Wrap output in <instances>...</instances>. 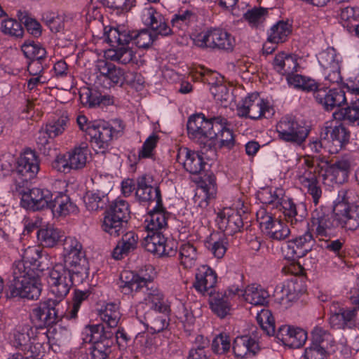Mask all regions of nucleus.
<instances>
[{"label":"nucleus","mask_w":359,"mask_h":359,"mask_svg":"<svg viewBox=\"0 0 359 359\" xmlns=\"http://www.w3.org/2000/svg\"><path fill=\"white\" fill-rule=\"evenodd\" d=\"M41 257V252L35 247H29L22 255V260L15 262L13 266V279L7 284V298L20 297L37 299L41 294V285L39 276L33 269L25 263L40 266L36 262Z\"/></svg>","instance_id":"f257e3e1"},{"label":"nucleus","mask_w":359,"mask_h":359,"mask_svg":"<svg viewBox=\"0 0 359 359\" xmlns=\"http://www.w3.org/2000/svg\"><path fill=\"white\" fill-rule=\"evenodd\" d=\"M15 191L21 195L20 205L22 208L32 211L51 210L53 215H66L74 211V206L69 196L62 193L53 194L45 189L15 188Z\"/></svg>","instance_id":"f03ea898"},{"label":"nucleus","mask_w":359,"mask_h":359,"mask_svg":"<svg viewBox=\"0 0 359 359\" xmlns=\"http://www.w3.org/2000/svg\"><path fill=\"white\" fill-rule=\"evenodd\" d=\"M86 343L90 344L89 348L92 359H108L114 344V332L107 330L102 324L88 325L85 327Z\"/></svg>","instance_id":"7ed1b4c3"},{"label":"nucleus","mask_w":359,"mask_h":359,"mask_svg":"<svg viewBox=\"0 0 359 359\" xmlns=\"http://www.w3.org/2000/svg\"><path fill=\"white\" fill-rule=\"evenodd\" d=\"M129 205L124 200H116L105 211L102 224V230L111 236L117 237L124 233L130 219Z\"/></svg>","instance_id":"20e7f679"},{"label":"nucleus","mask_w":359,"mask_h":359,"mask_svg":"<svg viewBox=\"0 0 359 359\" xmlns=\"http://www.w3.org/2000/svg\"><path fill=\"white\" fill-rule=\"evenodd\" d=\"M217 116L207 119L204 114H196L189 117L187 133L190 139L204 147H212V138L215 137V130H219Z\"/></svg>","instance_id":"39448f33"},{"label":"nucleus","mask_w":359,"mask_h":359,"mask_svg":"<svg viewBox=\"0 0 359 359\" xmlns=\"http://www.w3.org/2000/svg\"><path fill=\"white\" fill-rule=\"evenodd\" d=\"M95 69L99 74L97 76V83L106 88L115 85L121 86L125 83L130 84L137 76V74L126 72L124 69L104 60L97 61Z\"/></svg>","instance_id":"423d86ee"},{"label":"nucleus","mask_w":359,"mask_h":359,"mask_svg":"<svg viewBox=\"0 0 359 359\" xmlns=\"http://www.w3.org/2000/svg\"><path fill=\"white\" fill-rule=\"evenodd\" d=\"M347 194L344 189L339 191V197L341 199L335 203L333 212L342 229L346 231L354 232L359 229V205L351 204Z\"/></svg>","instance_id":"0eeeda50"},{"label":"nucleus","mask_w":359,"mask_h":359,"mask_svg":"<svg viewBox=\"0 0 359 359\" xmlns=\"http://www.w3.org/2000/svg\"><path fill=\"white\" fill-rule=\"evenodd\" d=\"M194 43L201 48L231 52L234 48L235 40L228 32L214 29L197 34L194 39Z\"/></svg>","instance_id":"6e6552de"},{"label":"nucleus","mask_w":359,"mask_h":359,"mask_svg":"<svg viewBox=\"0 0 359 359\" xmlns=\"http://www.w3.org/2000/svg\"><path fill=\"white\" fill-rule=\"evenodd\" d=\"M320 137L325 146L330 147V151L334 154L348 144L351 135L342 124H334L332 121H330L322 127Z\"/></svg>","instance_id":"1a4fd4ad"},{"label":"nucleus","mask_w":359,"mask_h":359,"mask_svg":"<svg viewBox=\"0 0 359 359\" xmlns=\"http://www.w3.org/2000/svg\"><path fill=\"white\" fill-rule=\"evenodd\" d=\"M74 276L63 265H56L49 273L48 283L51 293L60 302L67 295L70 288L74 284H79Z\"/></svg>","instance_id":"9d476101"},{"label":"nucleus","mask_w":359,"mask_h":359,"mask_svg":"<svg viewBox=\"0 0 359 359\" xmlns=\"http://www.w3.org/2000/svg\"><path fill=\"white\" fill-rule=\"evenodd\" d=\"M60 300L48 299L32 309L31 318L40 327H50L60 321L65 313L60 311Z\"/></svg>","instance_id":"9b49d317"},{"label":"nucleus","mask_w":359,"mask_h":359,"mask_svg":"<svg viewBox=\"0 0 359 359\" xmlns=\"http://www.w3.org/2000/svg\"><path fill=\"white\" fill-rule=\"evenodd\" d=\"M276 131L280 140L301 145L307 138L310 130L302 126L294 118L285 116L280 119L276 125Z\"/></svg>","instance_id":"f8f14e48"},{"label":"nucleus","mask_w":359,"mask_h":359,"mask_svg":"<svg viewBox=\"0 0 359 359\" xmlns=\"http://www.w3.org/2000/svg\"><path fill=\"white\" fill-rule=\"evenodd\" d=\"M270 111V107L259 97L258 93L249 95L237 107L238 116L255 120L266 117V114H271Z\"/></svg>","instance_id":"ddd939ff"},{"label":"nucleus","mask_w":359,"mask_h":359,"mask_svg":"<svg viewBox=\"0 0 359 359\" xmlns=\"http://www.w3.org/2000/svg\"><path fill=\"white\" fill-rule=\"evenodd\" d=\"M93 146L100 149H107L113 137V128L104 121H93L86 128Z\"/></svg>","instance_id":"4468645a"},{"label":"nucleus","mask_w":359,"mask_h":359,"mask_svg":"<svg viewBox=\"0 0 359 359\" xmlns=\"http://www.w3.org/2000/svg\"><path fill=\"white\" fill-rule=\"evenodd\" d=\"M314 98L326 111H332L335 107H340L346 102L344 91L341 88H328L319 87L315 90Z\"/></svg>","instance_id":"2eb2a0df"},{"label":"nucleus","mask_w":359,"mask_h":359,"mask_svg":"<svg viewBox=\"0 0 359 359\" xmlns=\"http://www.w3.org/2000/svg\"><path fill=\"white\" fill-rule=\"evenodd\" d=\"M133 31H120L118 41L116 48L109 51L111 59L119 63L126 65L132 61L134 53L128 46L130 43H133Z\"/></svg>","instance_id":"dca6fc26"},{"label":"nucleus","mask_w":359,"mask_h":359,"mask_svg":"<svg viewBox=\"0 0 359 359\" xmlns=\"http://www.w3.org/2000/svg\"><path fill=\"white\" fill-rule=\"evenodd\" d=\"M39 170V162L34 151L26 150L18 158L15 172L22 177V181L27 182L33 179Z\"/></svg>","instance_id":"f3484780"},{"label":"nucleus","mask_w":359,"mask_h":359,"mask_svg":"<svg viewBox=\"0 0 359 359\" xmlns=\"http://www.w3.org/2000/svg\"><path fill=\"white\" fill-rule=\"evenodd\" d=\"M314 242L312 233L307 231L304 235L289 241L285 250V256L292 259L303 257L311 252Z\"/></svg>","instance_id":"a211bd4d"},{"label":"nucleus","mask_w":359,"mask_h":359,"mask_svg":"<svg viewBox=\"0 0 359 359\" xmlns=\"http://www.w3.org/2000/svg\"><path fill=\"white\" fill-rule=\"evenodd\" d=\"M142 19L144 24L154 32L153 34H156L157 38L159 35L168 36L172 34L163 15L152 7L146 9Z\"/></svg>","instance_id":"6ab92c4d"},{"label":"nucleus","mask_w":359,"mask_h":359,"mask_svg":"<svg viewBox=\"0 0 359 359\" xmlns=\"http://www.w3.org/2000/svg\"><path fill=\"white\" fill-rule=\"evenodd\" d=\"M219 229L226 234L233 235L241 230L243 225L241 215L236 211L224 208L218 214Z\"/></svg>","instance_id":"aec40b11"},{"label":"nucleus","mask_w":359,"mask_h":359,"mask_svg":"<svg viewBox=\"0 0 359 359\" xmlns=\"http://www.w3.org/2000/svg\"><path fill=\"white\" fill-rule=\"evenodd\" d=\"M216 272L207 266H202L196 274V281L194 283L195 289L205 294L212 295L214 287L217 283Z\"/></svg>","instance_id":"412c9836"},{"label":"nucleus","mask_w":359,"mask_h":359,"mask_svg":"<svg viewBox=\"0 0 359 359\" xmlns=\"http://www.w3.org/2000/svg\"><path fill=\"white\" fill-rule=\"evenodd\" d=\"M135 196L140 202L156 201L158 207L161 205L162 198L159 187H153L149 184V182L145 175L137 179Z\"/></svg>","instance_id":"4be33fe9"},{"label":"nucleus","mask_w":359,"mask_h":359,"mask_svg":"<svg viewBox=\"0 0 359 359\" xmlns=\"http://www.w3.org/2000/svg\"><path fill=\"white\" fill-rule=\"evenodd\" d=\"M216 120L220 127L219 130H215L216 135L212 138V147L231 149L235 144V139L233 131L228 128L229 123L227 119L219 116H217Z\"/></svg>","instance_id":"5701e85b"},{"label":"nucleus","mask_w":359,"mask_h":359,"mask_svg":"<svg viewBox=\"0 0 359 359\" xmlns=\"http://www.w3.org/2000/svg\"><path fill=\"white\" fill-rule=\"evenodd\" d=\"M150 280L140 277L130 271H123L120 275V288L127 294L132 292L141 293Z\"/></svg>","instance_id":"b1692460"},{"label":"nucleus","mask_w":359,"mask_h":359,"mask_svg":"<svg viewBox=\"0 0 359 359\" xmlns=\"http://www.w3.org/2000/svg\"><path fill=\"white\" fill-rule=\"evenodd\" d=\"M121 239L117 243L113 250L112 257L116 260H121L133 252L137 248L138 236L134 231L122 233Z\"/></svg>","instance_id":"393cba45"},{"label":"nucleus","mask_w":359,"mask_h":359,"mask_svg":"<svg viewBox=\"0 0 359 359\" xmlns=\"http://www.w3.org/2000/svg\"><path fill=\"white\" fill-rule=\"evenodd\" d=\"M141 294L144 295V299L147 304H151V309L159 313L168 312L169 307L164 301L163 294L154 286V283L151 280L143 288Z\"/></svg>","instance_id":"a878e982"},{"label":"nucleus","mask_w":359,"mask_h":359,"mask_svg":"<svg viewBox=\"0 0 359 359\" xmlns=\"http://www.w3.org/2000/svg\"><path fill=\"white\" fill-rule=\"evenodd\" d=\"M259 350L257 341L251 337L244 335L237 337L233 344V351L238 358L254 356Z\"/></svg>","instance_id":"bb28decb"},{"label":"nucleus","mask_w":359,"mask_h":359,"mask_svg":"<svg viewBox=\"0 0 359 359\" xmlns=\"http://www.w3.org/2000/svg\"><path fill=\"white\" fill-rule=\"evenodd\" d=\"M262 224L264 225L266 235L273 240L282 241L290 235V231L287 226L270 215H267Z\"/></svg>","instance_id":"cd10ccee"},{"label":"nucleus","mask_w":359,"mask_h":359,"mask_svg":"<svg viewBox=\"0 0 359 359\" xmlns=\"http://www.w3.org/2000/svg\"><path fill=\"white\" fill-rule=\"evenodd\" d=\"M184 155L186 159L183 163L184 168L191 174L196 175L203 170L205 163L203 158L199 154L192 151L187 148L180 149L177 155V161H180V156Z\"/></svg>","instance_id":"c85d7f7f"},{"label":"nucleus","mask_w":359,"mask_h":359,"mask_svg":"<svg viewBox=\"0 0 359 359\" xmlns=\"http://www.w3.org/2000/svg\"><path fill=\"white\" fill-rule=\"evenodd\" d=\"M169 215L170 213L163 206V202L159 207H158V204H156L154 210L149 214L150 219L147 226V231H161L162 229H165L168 226L167 220Z\"/></svg>","instance_id":"c756f323"},{"label":"nucleus","mask_w":359,"mask_h":359,"mask_svg":"<svg viewBox=\"0 0 359 359\" xmlns=\"http://www.w3.org/2000/svg\"><path fill=\"white\" fill-rule=\"evenodd\" d=\"M273 65L280 74L289 75L297 71L298 63L294 57L282 52L276 55Z\"/></svg>","instance_id":"7c9ffc66"},{"label":"nucleus","mask_w":359,"mask_h":359,"mask_svg":"<svg viewBox=\"0 0 359 359\" xmlns=\"http://www.w3.org/2000/svg\"><path fill=\"white\" fill-rule=\"evenodd\" d=\"M355 317V309H348L340 313L330 316L329 323L334 329H351L353 327Z\"/></svg>","instance_id":"2f4dec72"},{"label":"nucleus","mask_w":359,"mask_h":359,"mask_svg":"<svg viewBox=\"0 0 359 359\" xmlns=\"http://www.w3.org/2000/svg\"><path fill=\"white\" fill-rule=\"evenodd\" d=\"M311 344L310 346L331 349L334 344L332 334L321 327L316 326L311 332Z\"/></svg>","instance_id":"473e14b6"},{"label":"nucleus","mask_w":359,"mask_h":359,"mask_svg":"<svg viewBox=\"0 0 359 359\" xmlns=\"http://www.w3.org/2000/svg\"><path fill=\"white\" fill-rule=\"evenodd\" d=\"M241 295L246 302L252 305L264 306L268 302V292L255 284L248 285Z\"/></svg>","instance_id":"72a5a7b5"},{"label":"nucleus","mask_w":359,"mask_h":359,"mask_svg":"<svg viewBox=\"0 0 359 359\" xmlns=\"http://www.w3.org/2000/svg\"><path fill=\"white\" fill-rule=\"evenodd\" d=\"M312 226L316 227L318 236H327L333 227V223L329 215L320 211H314L311 217Z\"/></svg>","instance_id":"f704fd0d"},{"label":"nucleus","mask_w":359,"mask_h":359,"mask_svg":"<svg viewBox=\"0 0 359 359\" xmlns=\"http://www.w3.org/2000/svg\"><path fill=\"white\" fill-rule=\"evenodd\" d=\"M166 238L162 231H150L144 238L142 245L148 252L158 255L165 250L162 247Z\"/></svg>","instance_id":"c9c22d12"},{"label":"nucleus","mask_w":359,"mask_h":359,"mask_svg":"<svg viewBox=\"0 0 359 359\" xmlns=\"http://www.w3.org/2000/svg\"><path fill=\"white\" fill-rule=\"evenodd\" d=\"M88 148L86 145H81L67 152L68 160L72 170L83 169L87 163Z\"/></svg>","instance_id":"e433bc0d"},{"label":"nucleus","mask_w":359,"mask_h":359,"mask_svg":"<svg viewBox=\"0 0 359 359\" xmlns=\"http://www.w3.org/2000/svg\"><path fill=\"white\" fill-rule=\"evenodd\" d=\"M86 259L85 255H81L80 257H75L74 262H69V264H65L64 269L68 270L73 274L77 283H82L87 277Z\"/></svg>","instance_id":"4c0bfd02"},{"label":"nucleus","mask_w":359,"mask_h":359,"mask_svg":"<svg viewBox=\"0 0 359 359\" xmlns=\"http://www.w3.org/2000/svg\"><path fill=\"white\" fill-rule=\"evenodd\" d=\"M210 340L203 335L196 336L194 346L189 351L187 359H208Z\"/></svg>","instance_id":"58836bf2"},{"label":"nucleus","mask_w":359,"mask_h":359,"mask_svg":"<svg viewBox=\"0 0 359 359\" xmlns=\"http://www.w3.org/2000/svg\"><path fill=\"white\" fill-rule=\"evenodd\" d=\"M300 183L307 189V192L312 196L313 202L317 204L321 197L322 191L315 173L306 172L299 177Z\"/></svg>","instance_id":"ea45409f"},{"label":"nucleus","mask_w":359,"mask_h":359,"mask_svg":"<svg viewBox=\"0 0 359 359\" xmlns=\"http://www.w3.org/2000/svg\"><path fill=\"white\" fill-rule=\"evenodd\" d=\"M280 206L283 211L284 216L287 222L291 225L297 224L299 222H303L304 215L298 213L297 205L291 198L282 199L280 202Z\"/></svg>","instance_id":"a19ab883"},{"label":"nucleus","mask_w":359,"mask_h":359,"mask_svg":"<svg viewBox=\"0 0 359 359\" xmlns=\"http://www.w3.org/2000/svg\"><path fill=\"white\" fill-rule=\"evenodd\" d=\"M100 314L102 320L107 325V327H105L107 330L116 327L121 318L119 306L114 303L107 304L104 309L100 311Z\"/></svg>","instance_id":"79ce46f5"},{"label":"nucleus","mask_w":359,"mask_h":359,"mask_svg":"<svg viewBox=\"0 0 359 359\" xmlns=\"http://www.w3.org/2000/svg\"><path fill=\"white\" fill-rule=\"evenodd\" d=\"M332 116L337 121H345L348 123L359 125V109L353 101L351 106L334 111Z\"/></svg>","instance_id":"37998d69"},{"label":"nucleus","mask_w":359,"mask_h":359,"mask_svg":"<svg viewBox=\"0 0 359 359\" xmlns=\"http://www.w3.org/2000/svg\"><path fill=\"white\" fill-rule=\"evenodd\" d=\"M21 49L28 60H43L46 55V49L39 43L34 41H25Z\"/></svg>","instance_id":"c03bdc74"},{"label":"nucleus","mask_w":359,"mask_h":359,"mask_svg":"<svg viewBox=\"0 0 359 359\" xmlns=\"http://www.w3.org/2000/svg\"><path fill=\"white\" fill-rule=\"evenodd\" d=\"M133 43L140 48H148L158 39L157 35L154 34L148 28L140 31L133 30Z\"/></svg>","instance_id":"a18cd8bd"},{"label":"nucleus","mask_w":359,"mask_h":359,"mask_svg":"<svg viewBox=\"0 0 359 359\" xmlns=\"http://www.w3.org/2000/svg\"><path fill=\"white\" fill-rule=\"evenodd\" d=\"M180 263L185 269H191L195 266L197 252L196 248L190 243L182 245L180 250Z\"/></svg>","instance_id":"49530a36"},{"label":"nucleus","mask_w":359,"mask_h":359,"mask_svg":"<svg viewBox=\"0 0 359 359\" xmlns=\"http://www.w3.org/2000/svg\"><path fill=\"white\" fill-rule=\"evenodd\" d=\"M37 236L43 246L52 248L61 238V232L60 230L53 228L41 229L39 230Z\"/></svg>","instance_id":"de8ad7c7"},{"label":"nucleus","mask_w":359,"mask_h":359,"mask_svg":"<svg viewBox=\"0 0 359 359\" xmlns=\"http://www.w3.org/2000/svg\"><path fill=\"white\" fill-rule=\"evenodd\" d=\"M67 122L68 117L61 116L57 120L48 123L44 130H40V133L47 135L49 138H54L65 131Z\"/></svg>","instance_id":"09e8293b"},{"label":"nucleus","mask_w":359,"mask_h":359,"mask_svg":"<svg viewBox=\"0 0 359 359\" xmlns=\"http://www.w3.org/2000/svg\"><path fill=\"white\" fill-rule=\"evenodd\" d=\"M291 32L290 25L283 21H279L271 28L269 37L270 40H273L275 43H283Z\"/></svg>","instance_id":"8fccbe9b"},{"label":"nucleus","mask_w":359,"mask_h":359,"mask_svg":"<svg viewBox=\"0 0 359 359\" xmlns=\"http://www.w3.org/2000/svg\"><path fill=\"white\" fill-rule=\"evenodd\" d=\"M256 318L258 324L268 335H274L275 320L271 311L265 309H262L258 313Z\"/></svg>","instance_id":"3c124183"},{"label":"nucleus","mask_w":359,"mask_h":359,"mask_svg":"<svg viewBox=\"0 0 359 359\" xmlns=\"http://www.w3.org/2000/svg\"><path fill=\"white\" fill-rule=\"evenodd\" d=\"M228 241L224 235L219 236L215 239L212 236L208 242L207 248L211 251L215 257L221 259L224 257L227 250Z\"/></svg>","instance_id":"603ef678"},{"label":"nucleus","mask_w":359,"mask_h":359,"mask_svg":"<svg viewBox=\"0 0 359 359\" xmlns=\"http://www.w3.org/2000/svg\"><path fill=\"white\" fill-rule=\"evenodd\" d=\"M210 91L215 100L224 107H226L232 100V94L226 85L212 86Z\"/></svg>","instance_id":"864d4df0"},{"label":"nucleus","mask_w":359,"mask_h":359,"mask_svg":"<svg viewBox=\"0 0 359 359\" xmlns=\"http://www.w3.org/2000/svg\"><path fill=\"white\" fill-rule=\"evenodd\" d=\"M107 201L106 196H101L99 194L93 191H88L84 196L86 207L90 211H97L100 209H103Z\"/></svg>","instance_id":"5fc2aeb1"},{"label":"nucleus","mask_w":359,"mask_h":359,"mask_svg":"<svg viewBox=\"0 0 359 359\" xmlns=\"http://www.w3.org/2000/svg\"><path fill=\"white\" fill-rule=\"evenodd\" d=\"M283 189L278 188L274 191H272V189L269 187L262 188L257 192L258 198L265 204H273L275 202L279 204L283 199Z\"/></svg>","instance_id":"6e6d98bb"},{"label":"nucleus","mask_w":359,"mask_h":359,"mask_svg":"<svg viewBox=\"0 0 359 359\" xmlns=\"http://www.w3.org/2000/svg\"><path fill=\"white\" fill-rule=\"evenodd\" d=\"M212 311L221 318L226 316L231 310V305L228 300L222 297H215L210 300Z\"/></svg>","instance_id":"4d7b16f0"},{"label":"nucleus","mask_w":359,"mask_h":359,"mask_svg":"<svg viewBox=\"0 0 359 359\" xmlns=\"http://www.w3.org/2000/svg\"><path fill=\"white\" fill-rule=\"evenodd\" d=\"M194 19V14L191 11L180 10L173 16L171 23L173 27L184 29L189 26Z\"/></svg>","instance_id":"13d9d810"},{"label":"nucleus","mask_w":359,"mask_h":359,"mask_svg":"<svg viewBox=\"0 0 359 359\" xmlns=\"http://www.w3.org/2000/svg\"><path fill=\"white\" fill-rule=\"evenodd\" d=\"M18 17L20 22L24 24L28 32L35 37H38L41 34V25L34 19L29 17L27 13L21 11H18Z\"/></svg>","instance_id":"bf43d9fd"},{"label":"nucleus","mask_w":359,"mask_h":359,"mask_svg":"<svg viewBox=\"0 0 359 359\" xmlns=\"http://www.w3.org/2000/svg\"><path fill=\"white\" fill-rule=\"evenodd\" d=\"M42 20L52 32L57 33L63 29V18L55 13H44L42 16Z\"/></svg>","instance_id":"052dcab7"},{"label":"nucleus","mask_w":359,"mask_h":359,"mask_svg":"<svg viewBox=\"0 0 359 359\" xmlns=\"http://www.w3.org/2000/svg\"><path fill=\"white\" fill-rule=\"evenodd\" d=\"M267 13V9L262 7H255L250 10H248L244 14V18L249 22L251 26L257 27L265 20V17Z\"/></svg>","instance_id":"680f3d73"},{"label":"nucleus","mask_w":359,"mask_h":359,"mask_svg":"<svg viewBox=\"0 0 359 359\" xmlns=\"http://www.w3.org/2000/svg\"><path fill=\"white\" fill-rule=\"evenodd\" d=\"M290 339L287 340V346L298 348L302 346L307 339V333L304 330L299 327H292L290 334Z\"/></svg>","instance_id":"e2e57ef3"},{"label":"nucleus","mask_w":359,"mask_h":359,"mask_svg":"<svg viewBox=\"0 0 359 359\" xmlns=\"http://www.w3.org/2000/svg\"><path fill=\"white\" fill-rule=\"evenodd\" d=\"M1 30L6 34H9L18 38L22 37L24 32L21 22L13 19L4 20L1 23Z\"/></svg>","instance_id":"0e129e2a"},{"label":"nucleus","mask_w":359,"mask_h":359,"mask_svg":"<svg viewBox=\"0 0 359 359\" xmlns=\"http://www.w3.org/2000/svg\"><path fill=\"white\" fill-rule=\"evenodd\" d=\"M212 350L216 354H224L228 352L231 347L229 337L220 334L212 341Z\"/></svg>","instance_id":"69168bd1"},{"label":"nucleus","mask_w":359,"mask_h":359,"mask_svg":"<svg viewBox=\"0 0 359 359\" xmlns=\"http://www.w3.org/2000/svg\"><path fill=\"white\" fill-rule=\"evenodd\" d=\"M80 99L83 104L88 105L89 107H94L99 105L105 100V97H102L96 90L87 89L86 92L80 95Z\"/></svg>","instance_id":"338daca9"},{"label":"nucleus","mask_w":359,"mask_h":359,"mask_svg":"<svg viewBox=\"0 0 359 359\" xmlns=\"http://www.w3.org/2000/svg\"><path fill=\"white\" fill-rule=\"evenodd\" d=\"M330 350L310 346L304 351L305 359H328Z\"/></svg>","instance_id":"774afa93"}]
</instances>
